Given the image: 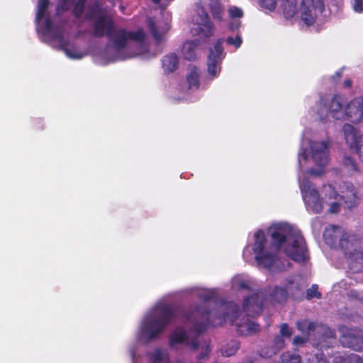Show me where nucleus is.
Wrapping results in <instances>:
<instances>
[{
    "mask_svg": "<svg viewBox=\"0 0 363 363\" xmlns=\"http://www.w3.org/2000/svg\"><path fill=\"white\" fill-rule=\"evenodd\" d=\"M342 345L354 351H363V330L358 328H346L340 336Z\"/></svg>",
    "mask_w": 363,
    "mask_h": 363,
    "instance_id": "nucleus-10",
    "label": "nucleus"
},
{
    "mask_svg": "<svg viewBox=\"0 0 363 363\" xmlns=\"http://www.w3.org/2000/svg\"><path fill=\"white\" fill-rule=\"evenodd\" d=\"M152 363H171L167 355L160 349H156L151 357Z\"/></svg>",
    "mask_w": 363,
    "mask_h": 363,
    "instance_id": "nucleus-37",
    "label": "nucleus"
},
{
    "mask_svg": "<svg viewBox=\"0 0 363 363\" xmlns=\"http://www.w3.org/2000/svg\"><path fill=\"white\" fill-rule=\"evenodd\" d=\"M312 159L320 167H325L329 160L328 143L325 141L310 143Z\"/></svg>",
    "mask_w": 363,
    "mask_h": 363,
    "instance_id": "nucleus-13",
    "label": "nucleus"
},
{
    "mask_svg": "<svg viewBox=\"0 0 363 363\" xmlns=\"http://www.w3.org/2000/svg\"><path fill=\"white\" fill-rule=\"evenodd\" d=\"M223 39H218L213 48H210L207 59L208 72L212 77L218 76L220 72V64L224 57L223 53Z\"/></svg>",
    "mask_w": 363,
    "mask_h": 363,
    "instance_id": "nucleus-8",
    "label": "nucleus"
},
{
    "mask_svg": "<svg viewBox=\"0 0 363 363\" xmlns=\"http://www.w3.org/2000/svg\"><path fill=\"white\" fill-rule=\"evenodd\" d=\"M300 188L303 199L308 206L314 213H320L323 209V201L320 197L314 184L308 178H303Z\"/></svg>",
    "mask_w": 363,
    "mask_h": 363,
    "instance_id": "nucleus-5",
    "label": "nucleus"
},
{
    "mask_svg": "<svg viewBox=\"0 0 363 363\" xmlns=\"http://www.w3.org/2000/svg\"><path fill=\"white\" fill-rule=\"evenodd\" d=\"M292 331L290 330L287 323L280 325V335L283 337H291Z\"/></svg>",
    "mask_w": 363,
    "mask_h": 363,
    "instance_id": "nucleus-45",
    "label": "nucleus"
},
{
    "mask_svg": "<svg viewBox=\"0 0 363 363\" xmlns=\"http://www.w3.org/2000/svg\"><path fill=\"white\" fill-rule=\"evenodd\" d=\"M342 130L345 141L349 147L352 150L361 143V140H363V138L358 135L357 130L349 123H345L343 125Z\"/></svg>",
    "mask_w": 363,
    "mask_h": 363,
    "instance_id": "nucleus-21",
    "label": "nucleus"
},
{
    "mask_svg": "<svg viewBox=\"0 0 363 363\" xmlns=\"http://www.w3.org/2000/svg\"><path fill=\"white\" fill-rule=\"evenodd\" d=\"M264 298L259 293H254L247 296L242 302V309L246 316L242 317L239 322L237 320L240 307L234 302H229L225 306V312L218 314V325H222L227 319H230L231 325H235L237 333L242 336H251L256 335L260 330L258 323L252 321L249 317L259 315L262 311Z\"/></svg>",
    "mask_w": 363,
    "mask_h": 363,
    "instance_id": "nucleus-1",
    "label": "nucleus"
},
{
    "mask_svg": "<svg viewBox=\"0 0 363 363\" xmlns=\"http://www.w3.org/2000/svg\"><path fill=\"white\" fill-rule=\"evenodd\" d=\"M340 203H337V202H333L330 204V208H329V212L332 213H338L340 211Z\"/></svg>",
    "mask_w": 363,
    "mask_h": 363,
    "instance_id": "nucleus-50",
    "label": "nucleus"
},
{
    "mask_svg": "<svg viewBox=\"0 0 363 363\" xmlns=\"http://www.w3.org/2000/svg\"><path fill=\"white\" fill-rule=\"evenodd\" d=\"M271 245L279 251L288 241L286 255L296 262H304L308 258L306 242L298 230L287 224H279L270 229Z\"/></svg>",
    "mask_w": 363,
    "mask_h": 363,
    "instance_id": "nucleus-2",
    "label": "nucleus"
},
{
    "mask_svg": "<svg viewBox=\"0 0 363 363\" xmlns=\"http://www.w3.org/2000/svg\"><path fill=\"white\" fill-rule=\"evenodd\" d=\"M317 362L316 363H328V361L327 359L323 356L318 357L316 356Z\"/></svg>",
    "mask_w": 363,
    "mask_h": 363,
    "instance_id": "nucleus-54",
    "label": "nucleus"
},
{
    "mask_svg": "<svg viewBox=\"0 0 363 363\" xmlns=\"http://www.w3.org/2000/svg\"><path fill=\"white\" fill-rule=\"evenodd\" d=\"M279 363H301V358L298 354L289 352L283 353Z\"/></svg>",
    "mask_w": 363,
    "mask_h": 363,
    "instance_id": "nucleus-38",
    "label": "nucleus"
},
{
    "mask_svg": "<svg viewBox=\"0 0 363 363\" xmlns=\"http://www.w3.org/2000/svg\"><path fill=\"white\" fill-rule=\"evenodd\" d=\"M259 4L263 9L274 11L277 6V0H259Z\"/></svg>",
    "mask_w": 363,
    "mask_h": 363,
    "instance_id": "nucleus-42",
    "label": "nucleus"
},
{
    "mask_svg": "<svg viewBox=\"0 0 363 363\" xmlns=\"http://www.w3.org/2000/svg\"><path fill=\"white\" fill-rule=\"evenodd\" d=\"M352 123H358L363 118V99L357 97L350 101L345 108L344 117Z\"/></svg>",
    "mask_w": 363,
    "mask_h": 363,
    "instance_id": "nucleus-15",
    "label": "nucleus"
},
{
    "mask_svg": "<svg viewBox=\"0 0 363 363\" xmlns=\"http://www.w3.org/2000/svg\"><path fill=\"white\" fill-rule=\"evenodd\" d=\"M240 347V345L236 341H233L230 343L226 345L221 350L222 354L225 357H230L234 355Z\"/></svg>",
    "mask_w": 363,
    "mask_h": 363,
    "instance_id": "nucleus-35",
    "label": "nucleus"
},
{
    "mask_svg": "<svg viewBox=\"0 0 363 363\" xmlns=\"http://www.w3.org/2000/svg\"><path fill=\"white\" fill-rule=\"evenodd\" d=\"M147 26L155 38L157 42H160L163 39V34L157 30L156 23L152 18H149L147 21Z\"/></svg>",
    "mask_w": 363,
    "mask_h": 363,
    "instance_id": "nucleus-34",
    "label": "nucleus"
},
{
    "mask_svg": "<svg viewBox=\"0 0 363 363\" xmlns=\"http://www.w3.org/2000/svg\"><path fill=\"white\" fill-rule=\"evenodd\" d=\"M203 357H204V355H203V354H201L199 355V359H203Z\"/></svg>",
    "mask_w": 363,
    "mask_h": 363,
    "instance_id": "nucleus-59",
    "label": "nucleus"
},
{
    "mask_svg": "<svg viewBox=\"0 0 363 363\" xmlns=\"http://www.w3.org/2000/svg\"><path fill=\"white\" fill-rule=\"evenodd\" d=\"M345 230L339 225H330L328 226L323 233L325 242L331 247H337L342 235H344Z\"/></svg>",
    "mask_w": 363,
    "mask_h": 363,
    "instance_id": "nucleus-18",
    "label": "nucleus"
},
{
    "mask_svg": "<svg viewBox=\"0 0 363 363\" xmlns=\"http://www.w3.org/2000/svg\"><path fill=\"white\" fill-rule=\"evenodd\" d=\"M199 44V40H189L183 44L182 51L185 60L194 61L196 59V49Z\"/></svg>",
    "mask_w": 363,
    "mask_h": 363,
    "instance_id": "nucleus-24",
    "label": "nucleus"
},
{
    "mask_svg": "<svg viewBox=\"0 0 363 363\" xmlns=\"http://www.w3.org/2000/svg\"><path fill=\"white\" fill-rule=\"evenodd\" d=\"M116 38L114 40V49L119 52L127 45L128 40L138 43H143L145 38V33L143 28H138L135 31H126L123 28L117 29Z\"/></svg>",
    "mask_w": 363,
    "mask_h": 363,
    "instance_id": "nucleus-9",
    "label": "nucleus"
},
{
    "mask_svg": "<svg viewBox=\"0 0 363 363\" xmlns=\"http://www.w3.org/2000/svg\"><path fill=\"white\" fill-rule=\"evenodd\" d=\"M209 11L213 19L221 21L223 20V9L221 4L217 0H211Z\"/></svg>",
    "mask_w": 363,
    "mask_h": 363,
    "instance_id": "nucleus-32",
    "label": "nucleus"
},
{
    "mask_svg": "<svg viewBox=\"0 0 363 363\" xmlns=\"http://www.w3.org/2000/svg\"><path fill=\"white\" fill-rule=\"evenodd\" d=\"M309 336L304 335V337L301 336H296L293 340V343L294 345H301L306 343L308 340Z\"/></svg>",
    "mask_w": 363,
    "mask_h": 363,
    "instance_id": "nucleus-47",
    "label": "nucleus"
},
{
    "mask_svg": "<svg viewBox=\"0 0 363 363\" xmlns=\"http://www.w3.org/2000/svg\"><path fill=\"white\" fill-rule=\"evenodd\" d=\"M345 99L340 94H335L333 97L325 104L328 113L336 120L344 118Z\"/></svg>",
    "mask_w": 363,
    "mask_h": 363,
    "instance_id": "nucleus-14",
    "label": "nucleus"
},
{
    "mask_svg": "<svg viewBox=\"0 0 363 363\" xmlns=\"http://www.w3.org/2000/svg\"><path fill=\"white\" fill-rule=\"evenodd\" d=\"M169 344L172 349H176L179 344L189 346L192 350H196L199 347V342L196 340H189L188 335L183 328H177L169 336Z\"/></svg>",
    "mask_w": 363,
    "mask_h": 363,
    "instance_id": "nucleus-16",
    "label": "nucleus"
},
{
    "mask_svg": "<svg viewBox=\"0 0 363 363\" xmlns=\"http://www.w3.org/2000/svg\"><path fill=\"white\" fill-rule=\"evenodd\" d=\"M153 3L155 4H159L160 3L161 0H152Z\"/></svg>",
    "mask_w": 363,
    "mask_h": 363,
    "instance_id": "nucleus-58",
    "label": "nucleus"
},
{
    "mask_svg": "<svg viewBox=\"0 0 363 363\" xmlns=\"http://www.w3.org/2000/svg\"><path fill=\"white\" fill-rule=\"evenodd\" d=\"M350 2L354 12L359 13L363 12V0H350Z\"/></svg>",
    "mask_w": 363,
    "mask_h": 363,
    "instance_id": "nucleus-44",
    "label": "nucleus"
},
{
    "mask_svg": "<svg viewBox=\"0 0 363 363\" xmlns=\"http://www.w3.org/2000/svg\"><path fill=\"white\" fill-rule=\"evenodd\" d=\"M352 81L350 79H347L343 82V86L345 89H350L352 87Z\"/></svg>",
    "mask_w": 363,
    "mask_h": 363,
    "instance_id": "nucleus-53",
    "label": "nucleus"
},
{
    "mask_svg": "<svg viewBox=\"0 0 363 363\" xmlns=\"http://www.w3.org/2000/svg\"><path fill=\"white\" fill-rule=\"evenodd\" d=\"M240 26V22L232 23L229 25V29L232 31H235L236 30H238Z\"/></svg>",
    "mask_w": 363,
    "mask_h": 363,
    "instance_id": "nucleus-52",
    "label": "nucleus"
},
{
    "mask_svg": "<svg viewBox=\"0 0 363 363\" xmlns=\"http://www.w3.org/2000/svg\"><path fill=\"white\" fill-rule=\"evenodd\" d=\"M359 240L356 234L345 230L337 247L343 251L345 256H347L356 250L355 246Z\"/></svg>",
    "mask_w": 363,
    "mask_h": 363,
    "instance_id": "nucleus-19",
    "label": "nucleus"
},
{
    "mask_svg": "<svg viewBox=\"0 0 363 363\" xmlns=\"http://www.w3.org/2000/svg\"><path fill=\"white\" fill-rule=\"evenodd\" d=\"M93 35L96 38L106 36L112 43L114 48V40L116 38L117 29L115 28L114 19L105 14L96 17L92 25Z\"/></svg>",
    "mask_w": 363,
    "mask_h": 363,
    "instance_id": "nucleus-6",
    "label": "nucleus"
},
{
    "mask_svg": "<svg viewBox=\"0 0 363 363\" xmlns=\"http://www.w3.org/2000/svg\"><path fill=\"white\" fill-rule=\"evenodd\" d=\"M317 330H318V332H320L324 337L328 338H335L336 337L335 331L328 326L318 325Z\"/></svg>",
    "mask_w": 363,
    "mask_h": 363,
    "instance_id": "nucleus-41",
    "label": "nucleus"
},
{
    "mask_svg": "<svg viewBox=\"0 0 363 363\" xmlns=\"http://www.w3.org/2000/svg\"><path fill=\"white\" fill-rule=\"evenodd\" d=\"M308 173H309L310 174L315 175V176H320V175L321 174V172H319V171L316 170L315 169H313V168H312V169H310L308 170Z\"/></svg>",
    "mask_w": 363,
    "mask_h": 363,
    "instance_id": "nucleus-55",
    "label": "nucleus"
},
{
    "mask_svg": "<svg viewBox=\"0 0 363 363\" xmlns=\"http://www.w3.org/2000/svg\"><path fill=\"white\" fill-rule=\"evenodd\" d=\"M53 22L50 17H47L45 21L43 33L47 35L52 33V36L60 43L61 48L64 50L66 55L70 59L78 60L83 57L82 54L74 53L69 48V43L63 38V32L61 29L52 30Z\"/></svg>",
    "mask_w": 363,
    "mask_h": 363,
    "instance_id": "nucleus-11",
    "label": "nucleus"
},
{
    "mask_svg": "<svg viewBox=\"0 0 363 363\" xmlns=\"http://www.w3.org/2000/svg\"><path fill=\"white\" fill-rule=\"evenodd\" d=\"M283 14L286 19L293 18L297 13V6L292 0H284L282 4Z\"/></svg>",
    "mask_w": 363,
    "mask_h": 363,
    "instance_id": "nucleus-31",
    "label": "nucleus"
},
{
    "mask_svg": "<svg viewBox=\"0 0 363 363\" xmlns=\"http://www.w3.org/2000/svg\"><path fill=\"white\" fill-rule=\"evenodd\" d=\"M238 289H247L250 290L251 288L247 281H241L238 284Z\"/></svg>",
    "mask_w": 363,
    "mask_h": 363,
    "instance_id": "nucleus-51",
    "label": "nucleus"
},
{
    "mask_svg": "<svg viewBox=\"0 0 363 363\" xmlns=\"http://www.w3.org/2000/svg\"><path fill=\"white\" fill-rule=\"evenodd\" d=\"M354 150L359 155V159L363 162V140H361V143Z\"/></svg>",
    "mask_w": 363,
    "mask_h": 363,
    "instance_id": "nucleus-48",
    "label": "nucleus"
},
{
    "mask_svg": "<svg viewBox=\"0 0 363 363\" xmlns=\"http://www.w3.org/2000/svg\"><path fill=\"white\" fill-rule=\"evenodd\" d=\"M86 18L87 20H91V19L93 18V15H92V14H91V13H88V14H86Z\"/></svg>",
    "mask_w": 363,
    "mask_h": 363,
    "instance_id": "nucleus-57",
    "label": "nucleus"
},
{
    "mask_svg": "<svg viewBox=\"0 0 363 363\" xmlns=\"http://www.w3.org/2000/svg\"><path fill=\"white\" fill-rule=\"evenodd\" d=\"M318 324L314 322H310L307 319L299 320L296 322L297 329L304 335L310 336L312 333L318 329Z\"/></svg>",
    "mask_w": 363,
    "mask_h": 363,
    "instance_id": "nucleus-28",
    "label": "nucleus"
},
{
    "mask_svg": "<svg viewBox=\"0 0 363 363\" xmlns=\"http://www.w3.org/2000/svg\"><path fill=\"white\" fill-rule=\"evenodd\" d=\"M200 298L204 302L202 304L197 305L191 311L185 312L184 316L189 323H194L190 329L196 336H199L203 333L208 326H218V323L211 320V311L206 306L208 303L215 298L213 292H207L200 295Z\"/></svg>",
    "mask_w": 363,
    "mask_h": 363,
    "instance_id": "nucleus-4",
    "label": "nucleus"
},
{
    "mask_svg": "<svg viewBox=\"0 0 363 363\" xmlns=\"http://www.w3.org/2000/svg\"><path fill=\"white\" fill-rule=\"evenodd\" d=\"M342 69L338 70L333 75L330 77L331 82L336 84L338 82L339 79L342 77Z\"/></svg>",
    "mask_w": 363,
    "mask_h": 363,
    "instance_id": "nucleus-49",
    "label": "nucleus"
},
{
    "mask_svg": "<svg viewBox=\"0 0 363 363\" xmlns=\"http://www.w3.org/2000/svg\"><path fill=\"white\" fill-rule=\"evenodd\" d=\"M242 43V38L239 35H238L235 38L229 36L226 39V43L230 45H233L235 48H239L241 46Z\"/></svg>",
    "mask_w": 363,
    "mask_h": 363,
    "instance_id": "nucleus-43",
    "label": "nucleus"
},
{
    "mask_svg": "<svg viewBox=\"0 0 363 363\" xmlns=\"http://www.w3.org/2000/svg\"><path fill=\"white\" fill-rule=\"evenodd\" d=\"M301 6L303 9L301 12V19L307 26H311L315 21L316 16L313 13V9L320 12L324 11L323 0H302Z\"/></svg>",
    "mask_w": 363,
    "mask_h": 363,
    "instance_id": "nucleus-12",
    "label": "nucleus"
},
{
    "mask_svg": "<svg viewBox=\"0 0 363 363\" xmlns=\"http://www.w3.org/2000/svg\"><path fill=\"white\" fill-rule=\"evenodd\" d=\"M286 285L289 296L294 301H302L304 298V292L300 284L296 283L294 279L289 277L286 279Z\"/></svg>",
    "mask_w": 363,
    "mask_h": 363,
    "instance_id": "nucleus-22",
    "label": "nucleus"
},
{
    "mask_svg": "<svg viewBox=\"0 0 363 363\" xmlns=\"http://www.w3.org/2000/svg\"><path fill=\"white\" fill-rule=\"evenodd\" d=\"M177 316V311L169 304H162L156 309L155 315L147 317L141 328V336L146 342L157 339L172 320Z\"/></svg>",
    "mask_w": 363,
    "mask_h": 363,
    "instance_id": "nucleus-3",
    "label": "nucleus"
},
{
    "mask_svg": "<svg viewBox=\"0 0 363 363\" xmlns=\"http://www.w3.org/2000/svg\"><path fill=\"white\" fill-rule=\"evenodd\" d=\"M354 363H363V356L362 357H357L354 360Z\"/></svg>",
    "mask_w": 363,
    "mask_h": 363,
    "instance_id": "nucleus-56",
    "label": "nucleus"
},
{
    "mask_svg": "<svg viewBox=\"0 0 363 363\" xmlns=\"http://www.w3.org/2000/svg\"><path fill=\"white\" fill-rule=\"evenodd\" d=\"M340 198L348 208L357 206L359 197L354 186L351 182H344L340 187Z\"/></svg>",
    "mask_w": 363,
    "mask_h": 363,
    "instance_id": "nucleus-17",
    "label": "nucleus"
},
{
    "mask_svg": "<svg viewBox=\"0 0 363 363\" xmlns=\"http://www.w3.org/2000/svg\"><path fill=\"white\" fill-rule=\"evenodd\" d=\"M321 293L318 291V286L315 284H313L311 287L308 289L306 291V298L308 300H311L313 298H321Z\"/></svg>",
    "mask_w": 363,
    "mask_h": 363,
    "instance_id": "nucleus-40",
    "label": "nucleus"
},
{
    "mask_svg": "<svg viewBox=\"0 0 363 363\" xmlns=\"http://www.w3.org/2000/svg\"><path fill=\"white\" fill-rule=\"evenodd\" d=\"M255 261L258 266L265 269H271L272 267H277V263L279 261L277 254L264 252L261 254L255 255ZM279 270H285V267H278Z\"/></svg>",
    "mask_w": 363,
    "mask_h": 363,
    "instance_id": "nucleus-20",
    "label": "nucleus"
},
{
    "mask_svg": "<svg viewBox=\"0 0 363 363\" xmlns=\"http://www.w3.org/2000/svg\"><path fill=\"white\" fill-rule=\"evenodd\" d=\"M285 345L284 337L279 335L274 337L272 346L269 348L270 351L265 352L264 349L262 352L265 354V357H271L272 355L277 354Z\"/></svg>",
    "mask_w": 363,
    "mask_h": 363,
    "instance_id": "nucleus-29",
    "label": "nucleus"
},
{
    "mask_svg": "<svg viewBox=\"0 0 363 363\" xmlns=\"http://www.w3.org/2000/svg\"><path fill=\"white\" fill-rule=\"evenodd\" d=\"M342 164L344 167L351 174L359 172L358 164L352 157L345 156L343 159Z\"/></svg>",
    "mask_w": 363,
    "mask_h": 363,
    "instance_id": "nucleus-33",
    "label": "nucleus"
},
{
    "mask_svg": "<svg viewBox=\"0 0 363 363\" xmlns=\"http://www.w3.org/2000/svg\"><path fill=\"white\" fill-rule=\"evenodd\" d=\"M192 24L191 32L193 35L208 39L214 35L215 26L204 9L192 17Z\"/></svg>",
    "mask_w": 363,
    "mask_h": 363,
    "instance_id": "nucleus-7",
    "label": "nucleus"
},
{
    "mask_svg": "<svg viewBox=\"0 0 363 363\" xmlns=\"http://www.w3.org/2000/svg\"><path fill=\"white\" fill-rule=\"evenodd\" d=\"M229 15L232 18H242L243 16V12L241 9L233 6L229 9Z\"/></svg>",
    "mask_w": 363,
    "mask_h": 363,
    "instance_id": "nucleus-46",
    "label": "nucleus"
},
{
    "mask_svg": "<svg viewBox=\"0 0 363 363\" xmlns=\"http://www.w3.org/2000/svg\"><path fill=\"white\" fill-rule=\"evenodd\" d=\"M270 299L276 303H284L289 298V291L286 285L284 287L276 286L269 294Z\"/></svg>",
    "mask_w": 363,
    "mask_h": 363,
    "instance_id": "nucleus-27",
    "label": "nucleus"
},
{
    "mask_svg": "<svg viewBox=\"0 0 363 363\" xmlns=\"http://www.w3.org/2000/svg\"><path fill=\"white\" fill-rule=\"evenodd\" d=\"M255 243L253 245L252 250L255 255L264 252V249L267 243V239L265 238V233L262 230H258L255 232Z\"/></svg>",
    "mask_w": 363,
    "mask_h": 363,
    "instance_id": "nucleus-26",
    "label": "nucleus"
},
{
    "mask_svg": "<svg viewBox=\"0 0 363 363\" xmlns=\"http://www.w3.org/2000/svg\"><path fill=\"white\" fill-rule=\"evenodd\" d=\"M347 257L350 259V269L355 272L363 271V251L356 249Z\"/></svg>",
    "mask_w": 363,
    "mask_h": 363,
    "instance_id": "nucleus-25",
    "label": "nucleus"
},
{
    "mask_svg": "<svg viewBox=\"0 0 363 363\" xmlns=\"http://www.w3.org/2000/svg\"><path fill=\"white\" fill-rule=\"evenodd\" d=\"M49 5V0H39L38 4V12L36 14V21L39 22L46 15Z\"/></svg>",
    "mask_w": 363,
    "mask_h": 363,
    "instance_id": "nucleus-36",
    "label": "nucleus"
},
{
    "mask_svg": "<svg viewBox=\"0 0 363 363\" xmlns=\"http://www.w3.org/2000/svg\"><path fill=\"white\" fill-rule=\"evenodd\" d=\"M189 89H198L200 85L199 72L196 67L192 66L189 73L186 76Z\"/></svg>",
    "mask_w": 363,
    "mask_h": 363,
    "instance_id": "nucleus-30",
    "label": "nucleus"
},
{
    "mask_svg": "<svg viewBox=\"0 0 363 363\" xmlns=\"http://www.w3.org/2000/svg\"><path fill=\"white\" fill-rule=\"evenodd\" d=\"M179 66V57L175 53L164 55L162 60V67L166 74L174 72Z\"/></svg>",
    "mask_w": 363,
    "mask_h": 363,
    "instance_id": "nucleus-23",
    "label": "nucleus"
},
{
    "mask_svg": "<svg viewBox=\"0 0 363 363\" xmlns=\"http://www.w3.org/2000/svg\"><path fill=\"white\" fill-rule=\"evenodd\" d=\"M86 0H77V1L74 4L72 13L75 18H79L82 16L84 8H85Z\"/></svg>",
    "mask_w": 363,
    "mask_h": 363,
    "instance_id": "nucleus-39",
    "label": "nucleus"
}]
</instances>
